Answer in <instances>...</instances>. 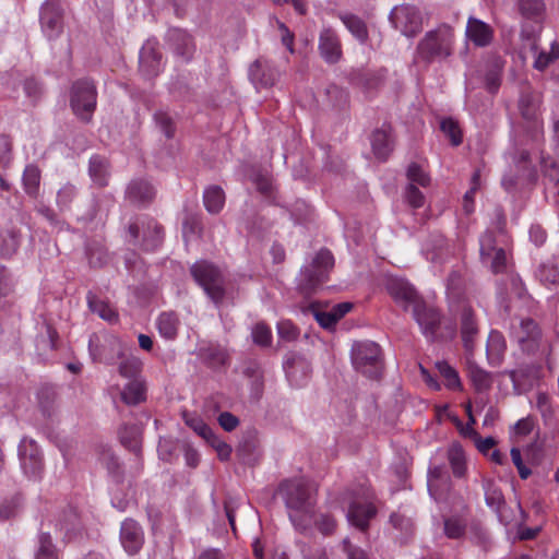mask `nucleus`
Returning a JSON list of instances; mask_svg holds the SVG:
<instances>
[{
    "instance_id": "a211bd4d",
    "label": "nucleus",
    "mask_w": 559,
    "mask_h": 559,
    "mask_svg": "<svg viewBox=\"0 0 559 559\" xmlns=\"http://www.w3.org/2000/svg\"><path fill=\"white\" fill-rule=\"evenodd\" d=\"M377 514V509L371 502L360 503L353 501L349 504L347 519L348 522L360 531H367L369 522Z\"/></svg>"
},
{
    "instance_id": "bb28decb",
    "label": "nucleus",
    "mask_w": 559,
    "mask_h": 559,
    "mask_svg": "<svg viewBox=\"0 0 559 559\" xmlns=\"http://www.w3.org/2000/svg\"><path fill=\"white\" fill-rule=\"evenodd\" d=\"M469 521L462 514L443 518V533L450 539H461L466 535Z\"/></svg>"
},
{
    "instance_id": "f257e3e1",
    "label": "nucleus",
    "mask_w": 559,
    "mask_h": 559,
    "mask_svg": "<svg viewBox=\"0 0 559 559\" xmlns=\"http://www.w3.org/2000/svg\"><path fill=\"white\" fill-rule=\"evenodd\" d=\"M280 493L288 510V516L298 531H306L311 523L316 500L314 490L304 478L286 479L280 485Z\"/></svg>"
},
{
    "instance_id": "6e6552de",
    "label": "nucleus",
    "mask_w": 559,
    "mask_h": 559,
    "mask_svg": "<svg viewBox=\"0 0 559 559\" xmlns=\"http://www.w3.org/2000/svg\"><path fill=\"white\" fill-rule=\"evenodd\" d=\"M394 28L406 37H415L423 29V15L419 9L412 4L394 7L390 13Z\"/></svg>"
},
{
    "instance_id": "e433bc0d",
    "label": "nucleus",
    "mask_w": 559,
    "mask_h": 559,
    "mask_svg": "<svg viewBox=\"0 0 559 559\" xmlns=\"http://www.w3.org/2000/svg\"><path fill=\"white\" fill-rule=\"evenodd\" d=\"M466 535L472 543L483 547L484 549H488L491 545V538L487 528L476 519L469 521Z\"/></svg>"
},
{
    "instance_id": "f704fd0d",
    "label": "nucleus",
    "mask_w": 559,
    "mask_h": 559,
    "mask_svg": "<svg viewBox=\"0 0 559 559\" xmlns=\"http://www.w3.org/2000/svg\"><path fill=\"white\" fill-rule=\"evenodd\" d=\"M203 203L209 213H219L225 204L224 190L218 186H211L206 188L203 193Z\"/></svg>"
},
{
    "instance_id": "864d4df0",
    "label": "nucleus",
    "mask_w": 559,
    "mask_h": 559,
    "mask_svg": "<svg viewBox=\"0 0 559 559\" xmlns=\"http://www.w3.org/2000/svg\"><path fill=\"white\" fill-rule=\"evenodd\" d=\"M314 525L320 533H322L325 536H329L335 532L337 523H336V520L332 515L326 514V513H321L314 520Z\"/></svg>"
},
{
    "instance_id": "f3484780",
    "label": "nucleus",
    "mask_w": 559,
    "mask_h": 559,
    "mask_svg": "<svg viewBox=\"0 0 559 559\" xmlns=\"http://www.w3.org/2000/svg\"><path fill=\"white\" fill-rule=\"evenodd\" d=\"M386 289L395 302L407 309L414 307L420 300L417 292L407 282L401 278H391L388 281Z\"/></svg>"
},
{
    "instance_id": "09e8293b",
    "label": "nucleus",
    "mask_w": 559,
    "mask_h": 559,
    "mask_svg": "<svg viewBox=\"0 0 559 559\" xmlns=\"http://www.w3.org/2000/svg\"><path fill=\"white\" fill-rule=\"evenodd\" d=\"M559 59V44L557 41H554L550 47V51H540L538 52L535 62L534 68L543 71L545 70L551 62Z\"/></svg>"
},
{
    "instance_id": "0e129e2a",
    "label": "nucleus",
    "mask_w": 559,
    "mask_h": 559,
    "mask_svg": "<svg viewBox=\"0 0 559 559\" xmlns=\"http://www.w3.org/2000/svg\"><path fill=\"white\" fill-rule=\"evenodd\" d=\"M492 253L491 271L496 274L502 273L507 266V253L502 248H498Z\"/></svg>"
},
{
    "instance_id": "dca6fc26",
    "label": "nucleus",
    "mask_w": 559,
    "mask_h": 559,
    "mask_svg": "<svg viewBox=\"0 0 559 559\" xmlns=\"http://www.w3.org/2000/svg\"><path fill=\"white\" fill-rule=\"evenodd\" d=\"M143 532L139 523L132 519H127L121 523L120 542L129 555H135L143 545Z\"/></svg>"
},
{
    "instance_id": "2eb2a0df",
    "label": "nucleus",
    "mask_w": 559,
    "mask_h": 559,
    "mask_svg": "<svg viewBox=\"0 0 559 559\" xmlns=\"http://www.w3.org/2000/svg\"><path fill=\"white\" fill-rule=\"evenodd\" d=\"M40 25L48 38L56 37L62 29V14L55 0H47L40 9Z\"/></svg>"
},
{
    "instance_id": "58836bf2",
    "label": "nucleus",
    "mask_w": 559,
    "mask_h": 559,
    "mask_svg": "<svg viewBox=\"0 0 559 559\" xmlns=\"http://www.w3.org/2000/svg\"><path fill=\"white\" fill-rule=\"evenodd\" d=\"M436 368L439 371L440 376L444 380V384L448 389L453 391L462 390V382L457 371L450 366L447 361H438L436 362Z\"/></svg>"
},
{
    "instance_id": "20e7f679",
    "label": "nucleus",
    "mask_w": 559,
    "mask_h": 559,
    "mask_svg": "<svg viewBox=\"0 0 559 559\" xmlns=\"http://www.w3.org/2000/svg\"><path fill=\"white\" fill-rule=\"evenodd\" d=\"M190 273L214 304L219 305L223 301L225 282L222 271L216 265L204 260L197 261L190 267Z\"/></svg>"
},
{
    "instance_id": "423d86ee",
    "label": "nucleus",
    "mask_w": 559,
    "mask_h": 559,
    "mask_svg": "<svg viewBox=\"0 0 559 559\" xmlns=\"http://www.w3.org/2000/svg\"><path fill=\"white\" fill-rule=\"evenodd\" d=\"M97 105V90L94 81L81 79L73 83L70 106L74 115L84 122L92 120Z\"/></svg>"
},
{
    "instance_id": "052dcab7",
    "label": "nucleus",
    "mask_w": 559,
    "mask_h": 559,
    "mask_svg": "<svg viewBox=\"0 0 559 559\" xmlns=\"http://www.w3.org/2000/svg\"><path fill=\"white\" fill-rule=\"evenodd\" d=\"M390 523L394 528L401 531L405 535H411L413 533V523L411 519L401 513H392L390 516Z\"/></svg>"
},
{
    "instance_id": "aec40b11",
    "label": "nucleus",
    "mask_w": 559,
    "mask_h": 559,
    "mask_svg": "<svg viewBox=\"0 0 559 559\" xmlns=\"http://www.w3.org/2000/svg\"><path fill=\"white\" fill-rule=\"evenodd\" d=\"M167 40L174 52L189 60L194 51L193 39L190 34L180 28H171L167 32Z\"/></svg>"
},
{
    "instance_id": "ddd939ff",
    "label": "nucleus",
    "mask_w": 559,
    "mask_h": 559,
    "mask_svg": "<svg viewBox=\"0 0 559 559\" xmlns=\"http://www.w3.org/2000/svg\"><path fill=\"white\" fill-rule=\"evenodd\" d=\"M140 71L146 78H155L162 71L163 56L156 39H147L140 50Z\"/></svg>"
},
{
    "instance_id": "39448f33",
    "label": "nucleus",
    "mask_w": 559,
    "mask_h": 559,
    "mask_svg": "<svg viewBox=\"0 0 559 559\" xmlns=\"http://www.w3.org/2000/svg\"><path fill=\"white\" fill-rule=\"evenodd\" d=\"M352 362L354 368L367 378L378 379L383 367L381 347L371 341L354 343Z\"/></svg>"
},
{
    "instance_id": "338daca9",
    "label": "nucleus",
    "mask_w": 559,
    "mask_h": 559,
    "mask_svg": "<svg viewBox=\"0 0 559 559\" xmlns=\"http://www.w3.org/2000/svg\"><path fill=\"white\" fill-rule=\"evenodd\" d=\"M534 426V418L532 416H527L516 421L514 426V431L519 436H527L533 431Z\"/></svg>"
},
{
    "instance_id": "c03bdc74",
    "label": "nucleus",
    "mask_w": 559,
    "mask_h": 559,
    "mask_svg": "<svg viewBox=\"0 0 559 559\" xmlns=\"http://www.w3.org/2000/svg\"><path fill=\"white\" fill-rule=\"evenodd\" d=\"M441 131L449 138L453 146H459L463 142V133L459 122L453 118H444L440 122Z\"/></svg>"
},
{
    "instance_id": "4468645a",
    "label": "nucleus",
    "mask_w": 559,
    "mask_h": 559,
    "mask_svg": "<svg viewBox=\"0 0 559 559\" xmlns=\"http://www.w3.org/2000/svg\"><path fill=\"white\" fill-rule=\"evenodd\" d=\"M318 49L323 60L330 64L337 63L343 56L341 39L330 27L321 31Z\"/></svg>"
},
{
    "instance_id": "6e6d98bb",
    "label": "nucleus",
    "mask_w": 559,
    "mask_h": 559,
    "mask_svg": "<svg viewBox=\"0 0 559 559\" xmlns=\"http://www.w3.org/2000/svg\"><path fill=\"white\" fill-rule=\"evenodd\" d=\"M81 526V521L78 512L74 509H69L64 513L63 519L60 521V527L66 532V535L75 532Z\"/></svg>"
},
{
    "instance_id": "4be33fe9",
    "label": "nucleus",
    "mask_w": 559,
    "mask_h": 559,
    "mask_svg": "<svg viewBox=\"0 0 559 559\" xmlns=\"http://www.w3.org/2000/svg\"><path fill=\"white\" fill-rule=\"evenodd\" d=\"M372 152L377 159L385 162L393 151V142L391 138V127L383 126L376 130L371 135Z\"/></svg>"
},
{
    "instance_id": "cd10ccee",
    "label": "nucleus",
    "mask_w": 559,
    "mask_h": 559,
    "mask_svg": "<svg viewBox=\"0 0 559 559\" xmlns=\"http://www.w3.org/2000/svg\"><path fill=\"white\" fill-rule=\"evenodd\" d=\"M542 366L538 364H522L516 369L508 372L514 386L525 384L526 382L537 380L540 376Z\"/></svg>"
},
{
    "instance_id": "de8ad7c7",
    "label": "nucleus",
    "mask_w": 559,
    "mask_h": 559,
    "mask_svg": "<svg viewBox=\"0 0 559 559\" xmlns=\"http://www.w3.org/2000/svg\"><path fill=\"white\" fill-rule=\"evenodd\" d=\"M409 183H417L421 187H427L430 183V177L425 169L417 163H411L406 171Z\"/></svg>"
},
{
    "instance_id": "5701e85b",
    "label": "nucleus",
    "mask_w": 559,
    "mask_h": 559,
    "mask_svg": "<svg viewBox=\"0 0 559 559\" xmlns=\"http://www.w3.org/2000/svg\"><path fill=\"white\" fill-rule=\"evenodd\" d=\"M154 197L155 189L146 180H132L127 188V199L133 204H147Z\"/></svg>"
},
{
    "instance_id": "3c124183",
    "label": "nucleus",
    "mask_w": 559,
    "mask_h": 559,
    "mask_svg": "<svg viewBox=\"0 0 559 559\" xmlns=\"http://www.w3.org/2000/svg\"><path fill=\"white\" fill-rule=\"evenodd\" d=\"M20 246V239L17 234L14 231H8L2 236V241L0 245V254L4 258L11 257L16 252Z\"/></svg>"
},
{
    "instance_id": "ea45409f",
    "label": "nucleus",
    "mask_w": 559,
    "mask_h": 559,
    "mask_svg": "<svg viewBox=\"0 0 559 559\" xmlns=\"http://www.w3.org/2000/svg\"><path fill=\"white\" fill-rule=\"evenodd\" d=\"M35 559H59L56 546L49 533H40Z\"/></svg>"
},
{
    "instance_id": "412c9836",
    "label": "nucleus",
    "mask_w": 559,
    "mask_h": 559,
    "mask_svg": "<svg viewBox=\"0 0 559 559\" xmlns=\"http://www.w3.org/2000/svg\"><path fill=\"white\" fill-rule=\"evenodd\" d=\"M478 333V322L471 306L465 305L461 312V335L466 350H472Z\"/></svg>"
},
{
    "instance_id": "4d7b16f0",
    "label": "nucleus",
    "mask_w": 559,
    "mask_h": 559,
    "mask_svg": "<svg viewBox=\"0 0 559 559\" xmlns=\"http://www.w3.org/2000/svg\"><path fill=\"white\" fill-rule=\"evenodd\" d=\"M405 200L414 209H419L425 204V195L413 183H409L405 189Z\"/></svg>"
},
{
    "instance_id": "393cba45",
    "label": "nucleus",
    "mask_w": 559,
    "mask_h": 559,
    "mask_svg": "<svg viewBox=\"0 0 559 559\" xmlns=\"http://www.w3.org/2000/svg\"><path fill=\"white\" fill-rule=\"evenodd\" d=\"M121 401L135 406L146 400V384L142 379L130 380L120 393Z\"/></svg>"
},
{
    "instance_id": "9d476101",
    "label": "nucleus",
    "mask_w": 559,
    "mask_h": 559,
    "mask_svg": "<svg viewBox=\"0 0 559 559\" xmlns=\"http://www.w3.org/2000/svg\"><path fill=\"white\" fill-rule=\"evenodd\" d=\"M413 317L428 340L435 341L439 338L441 314L436 308L428 306L420 299L413 307Z\"/></svg>"
},
{
    "instance_id": "a19ab883",
    "label": "nucleus",
    "mask_w": 559,
    "mask_h": 559,
    "mask_svg": "<svg viewBox=\"0 0 559 559\" xmlns=\"http://www.w3.org/2000/svg\"><path fill=\"white\" fill-rule=\"evenodd\" d=\"M204 360L212 368H219L228 364L229 354L222 346H210L203 352Z\"/></svg>"
},
{
    "instance_id": "c756f323",
    "label": "nucleus",
    "mask_w": 559,
    "mask_h": 559,
    "mask_svg": "<svg viewBox=\"0 0 559 559\" xmlns=\"http://www.w3.org/2000/svg\"><path fill=\"white\" fill-rule=\"evenodd\" d=\"M507 348L506 340L499 331H491L487 340V357L490 365H499Z\"/></svg>"
},
{
    "instance_id": "e2e57ef3",
    "label": "nucleus",
    "mask_w": 559,
    "mask_h": 559,
    "mask_svg": "<svg viewBox=\"0 0 559 559\" xmlns=\"http://www.w3.org/2000/svg\"><path fill=\"white\" fill-rule=\"evenodd\" d=\"M76 195V189L73 185L67 183L61 187L57 193V203L61 207H68Z\"/></svg>"
},
{
    "instance_id": "c85d7f7f",
    "label": "nucleus",
    "mask_w": 559,
    "mask_h": 559,
    "mask_svg": "<svg viewBox=\"0 0 559 559\" xmlns=\"http://www.w3.org/2000/svg\"><path fill=\"white\" fill-rule=\"evenodd\" d=\"M179 324V317L174 311L162 312L156 321L160 336L166 340H175L177 337Z\"/></svg>"
},
{
    "instance_id": "72a5a7b5",
    "label": "nucleus",
    "mask_w": 559,
    "mask_h": 559,
    "mask_svg": "<svg viewBox=\"0 0 559 559\" xmlns=\"http://www.w3.org/2000/svg\"><path fill=\"white\" fill-rule=\"evenodd\" d=\"M109 164L108 160L99 155L90 158L88 173L92 180L99 187H105L109 178Z\"/></svg>"
},
{
    "instance_id": "bf43d9fd",
    "label": "nucleus",
    "mask_w": 559,
    "mask_h": 559,
    "mask_svg": "<svg viewBox=\"0 0 559 559\" xmlns=\"http://www.w3.org/2000/svg\"><path fill=\"white\" fill-rule=\"evenodd\" d=\"M536 407L542 417L547 420L554 416V408L551 406L550 397L545 392H539L536 397Z\"/></svg>"
},
{
    "instance_id": "69168bd1",
    "label": "nucleus",
    "mask_w": 559,
    "mask_h": 559,
    "mask_svg": "<svg viewBox=\"0 0 559 559\" xmlns=\"http://www.w3.org/2000/svg\"><path fill=\"white\" fill-rule=\"evenodd\" d=\"M217 421L225 431H233L239 425V419L229 412H223L218 415Z\"/></svg>"
},
{
    "instance_id": "a878e982",
    "label": "nucleus",
    "mask_w": 559,
    "mask_h": 559,
    "mask_svg": "<svg viewBox=\"0 0 559 559\" xmlns=\"http://www.w3.org/2000/svg\"><path fill=\"white\" fill-rule=\"evenodd\" d=\"M86 300L90 310L98 314L103 320L109 323H116L118 321V312L109 305V302L100 299L96 294L88 292Z\"/></svg>"
},
{
    "instance_id": "0eeeda50",
    "label": "nucleus",
    "mask_w": 559,
    "mask_h": 559,
    "mask_svg": "<svg viewBox=\"0 0 559 559\" xmlns=\"http://www.w3.org/2000/svg\"><path fill=\"white\" fill-rule=\"evenodd\" d=\"M334 265V257L331 251L321 249L314 257L311 265L302 271L300 289L310 294L326 281L329 271Z\"/></svg>"
},
{
    "instance_id": "f03ea898",
    "label": "nucleus",
    "mask_w": 559,
    "mask_h": 559,
    "mask_svg": "<svg viewBox=\"0 0 559 559\" xmlns=\"http://www.w3.org/2000/svg\"><path fill=\"white\" fill-rule=\"evenodd\" d=\"M88 350L94 361L112 365L116 358L121 359L118 366L119 374L130 380L139 379L138 374L143 364L136 356H124V345L119 337L110 335L100 343L99 337L93 335L88 341Z\"/></svg>"
},
{
    "instance_id": "49530a36",
    "label": "nucleus",
    "mask_w": 559,
    "mask_h": 559,
    "mask_svg": "<svg viewBox=\"0 0 559 559\" xmlns=\"http://www.w3.org/2000/svg\"><path fill=\"white\" fill-rule=\"evenodd\" d=\"M185 423L188 427H190L197 435L203 438L205 441L212 437L214 431L210 426H207L202 418L195 415L183 414Z\"/></svg>"
},
{
    "instance_id": "774afa93",
    "label": "nucleus",
    "mask_w": 559,
    "mask_h": 559,
    "mask_svg": "<svg viewBox=\"0 0 559 559\" xmlns=\"http://www.w3.org/2000/svg\"><path fill=\"white\" fill-rule=\"evenodd\" d=\"M343 546L347 559H368L367 554L362 549L353 546L348 539H344Z\"/></svg>"
},
{
    "instance_id": "8fccbe9b",
    "label": "nucleus",
    "mask_w": 559,
    "mask_h": 559,
    "mask_svg": "<svg viewBox=\"0 0 559 559\" xmlns=\"http://www.w3.org/2000/svg\"><path fill=\"white\" fill-rule=\"evenodd\" d=\"M252 340L253 343L262 346L267 347L272 343V331L271 328L264 323L259 322L252 328Z\"/></svg>"
},
{
    "instance_id": "6ab92c4d",
    "label": "nucleus",
    "mask_w": 559,
    "mask_h": 559,
    "mask_svg": "<svg viewBox=\"0 0 559 559\" xmlns=\"http://www.w3.org/2000/svg\"><path fill=\"white\" fill-rule=\"evenodd\" d=\"M466 37L477 47L488 46L493 38L490 25L476 17H469L466 24Z\"/></svg>"
},
{
    "instance_id": "b1692460",
    "label": "nucleus",
    "mask_w": 559,
    "mask_h": 559,
    "mask_svg": "<svg viewBox=\"0 0 559 559\" xmlns=\"http://www.w3.org/2000/svg\"><path fill=\"white\" fill-rule=\"evenodd\" d=\"M540 331L537 323L530 318L523 319L520 323L518 340L524 350H534L538 346Z\"/></svg>"
},
{
    "instance_id": "7ed1b4c3",
    "label": "nucleus",
    "mask_w": 559,
    "mask_h": 559,
    "mask_svg": "<svg viewBox=\"0 0 559 559\" xmlns=\"http://www.w3.org/2000/svg\"><path fill=\"white\" fill-rule=\"evenodd\" d=\"M455 44L454 28L447 23L428 31L418 41L415 61L429 66L440 62L453 55Z\"/></svg>"
},
{
    "instance_id": "4c0bfd02",
    "label": "nucleus",
    "mask_w": 559,
    "mask_h": 559,
    "mask_svg": "<svg viewBox=\"0 0 559 559\" xmlns=\"http://www.w3.org/2000/svg\"><path fill=\"white\" fill-rule=\"evenodd\" d=\"M22 179L25 192L32 198L37 197L40 186V169L33 164L27 165Z\"/></svg>"
},
{
    "instance_id": "5fc2aeb1",
    "label": "nucleus",
    "mask_w": 559,
    "mask_h": 559,
    "mask_svg": "<svg viewBox=\"0 0 559 559\" xmlns=\"http://www.w3.org/2000/svg\"><path fill=\"white\" fill-rule=\"evenodd\" d=\"M154 118L159 129L168 139L175 135L176 127L174 120L166 111H157Z\"/></svg>"
},
{
    "instance_id": "79ce46f5",
    "label": "nucleus",
    "mask_w": 559,
    "mask_h": 559,
    "mask_svg": "<svg viewBox=\"0 0 559 559\" xmlns=\"http://www.w3.org/2000/svg\"><path fill=\"white\" fill-rule=\"evenodd\" d=\"M119 438L121 443L129 449L130 451L134 452L136 455L141 452V442L139 438V431L135 426H124L119 431Z\"/></svg>"
},
{
    "instance_id": "603ef678",
    "label": "nucleus",
    "mask_w": 559,
    "mask_h": 559,
    "mask_svg": "<svg viewBox=\"0 0 559 559\" xmlns=\"http://www.w3.org/2000/svg\"><path fill=\"white\" fill-rule=\"evenodd\" d=\"M276 328L278 337L286 342H293L299 335L298 328L290 320H281Z\"/></svg>"
},
{
    "instance_id": "f8f14e48",
    "label": "nucleus",
    "mask_w": 559,
    "mask_h": 559,
    "mask_svg": "<svg viewBox=\"0 0 559 559\" xmlns=\"http://www.w3.org/2000/svg\"><path fill=\"white\" fill-rule=\"evenodd\" d=\"M249 80L257 90L272 87L278 79V70L265 58H259L249 68Z\"/></svg>"
},
{
    "instance_id": "680f3d73",
    "label": "nucleus",
    "mask_w": 559,
    "mask_h": 559,
    "mask_svg": "<svg viewBox=\"0 0 559 559\" xmlns=\"http://www.w3.org/2000/svg\"><path fill=\"white\" fill-rule=\"evenodd\" d=\"M480 243V255L483 259L491 257L492 252L497 250L495 247L496 238L492 231H486L479 239Z\"/></svg>"
},
{
    "instance_id": "13d9d810",
    "label": "nucleus",
    "mask_w": 559,
    "mask_h": 559,
    "mask_svg": "<svg viewBox=\"0 0 559 559\" xmlns=\"http://www.w3.org/2000/svg\"><path fill=\"white\" fill-rule=\"evenodd\" d=\"M215 451L217 452V455L219 460L226 461L230 457L231 454V447L227 444L225 441L221 440L215 433L210 437V439L206 441Z\"/></svg>"
},
{
    "instance_id": "473e14b6",
    "label": "nucleus",
    "mask_w": 559,
    "mask_h": 559,
    "mask_svg": "<svg viewBox=\"0 0 559 559\" xmlns=\"http://www.w3.org/2000/svg\"><path fill=\"white\" fill-rule=\"evenodd\" d=\"M340 19L349 33L360 43L365 44L369 38V33L365 21L352 13H342Z\"/></svg>"
},
{
    "instance_id": "2f4dec72",
    "label": "nucleus",
    "mask_w": 559,
    "mask_h": 559,
    "mask_svg": "<svg viewBox=\"0 0 559 559\" xmlns=\"http://www.w3.org/2000/svg\"><path fill=\"white\" fill-rule=\"evenodd\" d=\"M518 9L523 19L539 23L544 19L546 8L543 0H518Z\"/></svg>"
},
{
    "instance_id": "37998d69",
    "label": "nucleus",
    "mask_w": 559,
    "mask_h": 559,
    "mask_svg": "<svg viewBox=\"0 0 559 559\" xmlns=\"http://www.w3.org/2000/svg\"><path fill=\"white\" fill-rule=\"evenodd\" d=\"M308 311L314 317L319 325L325 330H332L338 322L332 309L322 311L317 302L310 304Z\"/></svg>"
},
{
    "instance_id": "1a4fd4ad",
    "label": "nucleus",
    "mask_w": 559,
    "mask_h": 559,
    "mask_svg": "<svg viewBox=\"0 0 559 559\" xmlns=\"http://www.w3.org/2000/svg\"><path fill=\"white\" fill-rule=\"evenodd\" d=\"M140 227L143 229V250H156L163 242V227L154 218L150 217L141 218L140 222L130 223L128 231L133 240H136L139 238Z\"/></svg>"
},
{
    "instance_id": "7c9ffc66",
    "label": "nucleus",
    "mask_w": 559,
    "mask_h": 559,
    "mask_svg": "<svg viewBox=\"0 0 559 559\" xmlns=\"http://www.w3.org/2000/svg\"><path fill=\"white\" fill-rule=\"evenodd\" d=\"M467 377L469 378L476 392H486L492 385L491 373L484 370L475 362H467Z\"/></svg>"
},
{
    "instance_id": "c9c22d12",
    "label": "nucleus",
    "mask_w": 559,
    "mask_h": 559,
    "mask_svg": "<svg viewBox=\"0 0 559 559\" xmlns=\"http://www.w3.org/2000/svg\"><path fill=\"white\" fill-rule=\"evenodd\" d=\"M448 460L455 477L461 478L466 474L465 452L460 443H453L448 450Z\"/></svg>"
},
{
    "instance_id": "9b49d317",
    "label": "nucleus",
    "mask_w": 559,
    "mask_h": 559,
    "mask_svg": "<svg viewBox=\"0 0 559 559\" xmlns=\"http://www.w3.org/2000/svg\"><path fill=\"white\" fill-rule=\"evenodd\" d=\"M19 459L24 474L29 478L40 477L43 471V459L37 443L23 438L19 444Z\"/></svg>"
},
{
    "instance_id": "a18cd8bd",
    "label": "nucleus",
    "mask_w": 559,
    "mask_h": 559,
    "mask_svg": "<svg viewBox=\"0 0 559 559\" xmlns=\"http://www.w3.org/2000/svg\"><path fill=\"white\" fill-rule=\"evenodd\" d=\"M537 276L544 285H559V269L552 262L542 263L538 267Z\"/></svg>"
}]
</instances>
